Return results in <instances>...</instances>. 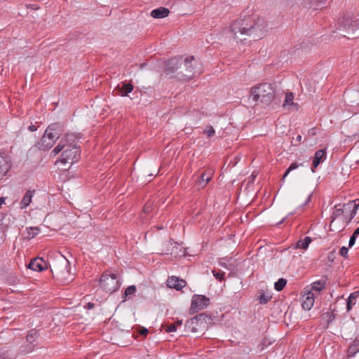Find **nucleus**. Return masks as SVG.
<instances>
[{"instance_id": "nucleus-1", "label": "nucleus", "mask_w": 359, "mask_h": 359, "mask_svg": "<svg viewBox=\"0 0 359 359\" xmlns=\"http://www.w3.org/2000/svg\"><path fill=\"white\" fill-rule=\"evenodd\" d=\"M267 31V22L259 15L253 13L241 16L231 25L229 43H252L263 39Z\"/></svg>"}, {"instance_id": "nucleus-2", "label": "nucleus", "mask_w": 359, "mask_h": 359, "mask_svg": "<svg viewBox=\"0 0 359 359\" xmlns=\"http://www.w3.org/2000/svg\"><path fill=\"white\" fill-rule=\"evenodd\" d=\"M339 30L341 32L338 40L337 35L332 36L333 43H345L348 40H353L357 37L353 36L354 32L359 29V19L351 15H344L339 22Z\"/></svg>"}, {"instance_id": "nucleus-3", "label": "nucleus", "mask_w": 359, "mask_h": 359, "mask_svg": "<svg viewBox=\"0 0 359 359\" xmlns=\"http://www.w3.org/2000/svg\"><path fill=\"white\" fill-rule=\"evenodd\" d=\"M181 65L179 70L178 77L184 81H189L201 74L198 68V61L194 55H181Z\"/></svg>"}, {"instance_id": "nucleus-4", "label": "nucleus", "mask_w": 359, "mask_h": 359, "mask_svg": "<svg viewBox=\"0 0 359 359\" xmlns=\"http://www.w3.org/2000/svg\"><path fill=\"white\" fill-rule=\"evenodd\" d=\"M253 101L269 105L275 97V90L271 83H262L254 86L250 90Z\"/></svg>"}, {"instance_id": "nucleus-5", "label": "nucleus", "mask_w": 359, "mask_h": 359, "mask_svg": "<svg viewBox=\"0 0 359 359\" xmlns=\"http://www.w3.org/2000/svg\"><path fill=\"white\" fill-rule=\"evenodd\" d=\"M100 282L102 288L110 294L117 291L121 285L116 274L107 272L101 276Z\"/></svg>"}, {"instance_id": "nucleus-6", "label": "nucleus", "mask_w": 359, "mask_h": 359, "mask_svg": "<svg viewBox=\"0 0 359 359\" xmlns=\"http://www.w3.org/2000/svg\"><path fill=\"white\" fill-rule=\"evenodd\" d=\"M210 303V299L205 295L194 294L191 299V306L189 312L191 314L198 312L208 307Z\"/></svg>"}, {"instance_id": "nucleus-7", "label": "nucleus", "mask_w": 359, "mask_h": 359, "mask_svg": "<svg viewBox=\"0 0 359 359\" xmlns=\"http://www.w3.org/2000/svg\"><path fill=\"white\" fill-rule=\"evenodd\" d=\"M80 156V150L76 147H68L61 154L60 161L62 163L73 164L78 161Z\"/></svg>"}, {"instance_id": "nucleus-8", "label": "nucleus", "mask_w": 359, "mask_h": 359, "mask_svg": "<svg viewBox=\"0 0 359 359\" xmlns=\"http://www.w3.org/2000/svg\"><path fill=\"white\" fill-rule=\"evenodd\" d=\"M181 62H182V61H181V55L171 57L165 62V72L167 74L176 73L178 76Z\"/></svg>"}, {"instance_id": "nucleus-9", "label": "nucleus", "mask_w": 359, "mask_h": 359, "mask_svg": "<svg viewBox=\"0 0 359 359\" xmlns=\"http://www.w3.org/2000/svg\"><path fill=\"white\" fill-rule=\"evenodd\" d=\"M43 135L46 137H48L50 140H53V143L55 144L56 140L59 139L61 135L60 125L57 123L50 124L45 130Z\"/></svg>"}, {"instance_id": "nucleus-10", "label": "nucleus", "mask_w": 359, "mask_h": 359, "mask_svg": "<svg viewBox=\"0 0 359 359\" xmlns=\"http://www.w3.org/2000/svg\"><path fill=\"white\" fill-rule=\"evenodd\" d=\"M184 327L186 332L191 333H202L205 330L198 322H197V320L194 318L187 321Z\"/></svg>"}, {"instance_id": "nucleus-11", "label": "nucleus", "mask_w": 359, "mask_h": 359, "mask_svg": "<svg viewBox=\"0 0 359 359\" xmlns=\"http://www.w3.org/2000/svg\"><path fill=\"white\" fill-rule=\"evenodd\" d=\"M47 267V262L41 257H36L32 259L28 268L36 271H42Z\"/></svg>"}, {"instance_id": "nucleus-12", "label": "nucleus", "mask_w": 359, "mask_h": 359, "mask_svg": "<svg viewBox=\"0 0 359 359\" xmlns=\"http://www.w3.org/2000/svg\"><path fill=\"white\" fill-rule=\"evenodd\" d=\"M167 285L170 288L181 290L187 285L186 280L176 276H171L168 278Z\"/></svg>"}, {"instance_id": "nucleus-13", "label": "nucleus", "mask_w": 359, "mask_h": 359, "mask_svg": "<svg viewBox=\"0 0 359 359\" xmlns=\"http://www.w3.org/2000/svg\"><path fill=\"white\" fill-rule=\"evenodd\" d=\"M326 159V149H319L316 151L315 156L313 160L311 171L315 172V169L319 165V164L323 162Z\"/></svg>"}, {"instance_id": "nucleus-14", "label": "nucleus", "mask_w": 359, "mask_h": 359, "mask_svg": "<svg viewBox=\"0 0 359 359\" xmlns=\"http://www.w3.org/2000/svg\"><path fill=\"white\" fill-rule=\"evenodd\" d=\"M62 266L65 267L64 270H60L58 266H55L54 270L55 271V276L57 278H65L68 280V278L65 276L66 274L69 275L70 271L69 269H68L69 266V262L67 259L62 260Z\"/></svg>"}, {"instance_id": "nucleus-15", "label": "nucleus", "mask_w": 359, "mask_h": 359, "mask_svg": "<svg viewBox=\"0 0 359 359\" xmlns=\"http://www.w3.org/2000/svg\"><path fill=\"white\" fill-rule=\"evenodd\" d=\"M194 319L197 320V322L203 327V329H207L209 324L212 323V318L210 316L207 315L205 313H201L196 316L193 317Z\"/></svg>"}, {"instance_id": "nucleus-16", "label": "nucleus", "mask_w": 359, "mask_h": 359, "mask_svg": "<svg viewBox=\"0 0 359 359\" xmlns=\"http://www.w3.org/2000/svg\"><path fill=\"white\" fill-rule=\"evenodd\" d=\"M358 206H359L358 200L349 201L348 203L344 204L343 205V207L345 208V210H347V209L351 210L350 217H349L347 223H349L353 219V218L355 216Z\"/></svg>"}, {"instance_id": "nucleus-17", "label": "nucleus", "mask_w": 359, "mask_h": 359, "mask_svg": "<svg viewBox=\"0 0 359 359\" xmlns=\"http://www.w3.org/2000/svg\"><path fill=\"white\" fill-rule=\"evenodd\" d=\"M170 13L168 8L165 7H159L158 8L154 9L151 13V16L154 18H163L167 17Z\"/></svg>"}, {"instance_id": "nucleus-18", "label": "nucleus", "mask_w": 359, "mask_h": 359, "mask_svg": "<svg viewBox=\"0 0 359 359\" xmlns=\"http://www.w3.org/2000/svg\"><path fill=\"white\" fill-rule=\"evenodd\" d=\"M53 140H50L48 137L42 136L41 140L38 142V147L41 150H48L53 146Z\"/></svg>"}, {"instance_id": "nucleus-19", "label": "nucleus", "mask_w": 359, "mask_h": 359, "mask_svg": "<svg viewBox=\"0 0 359 359\" xmlns=\"http://www.w3.org/2000/svg\"><path fill=\"white\" fill-rule=\"evenodd\" d=\"M34 191H35L29 190L25 194L22 199L20 202V208L21 209H25L29 206V205L32 202V198L34 196Z\"/></svg>"}, {"instance_id": "nucleus-20", "label": "nucleus", "mask_w": 359, "mask_h": 359, "mask_svg": "<svg viewBox=\"0 0 359 359\" xmlns=\"http://www.w3.org/2000/svg\"><path fill=\"white\" fill-rule=\"evenodd\" d=\"M10 168V163L2 156H0V177L5 176Z\"/></svg>"}, {"instance_id": "nucleus-21", "label": "nucleus", "mask_w": 359, "mask_h": 359, "mask_svg": "<svg viewBox=\"0 0 359 359\" xmlns=\"http://www.w3.org/2000/svg\"><path fill=\"white\" fill-rule=\"evenodd\" d=\"M60 140L68 147H75L76 136L74 134H65Z\"/></svg>"}, {"instance_id": "nucleus-22", "label": "nucleus", "mask_w": 359, "mask_h": 359, "mask_svg": "<svg viewBox=\"0 0 359 359\" xmlns=\"http://www.w3.org/2000/svg\"><path fill=\"white\" fill-rule=\"evenodd\" d=\"M358 297H359L358 291H355V292L351 293V294L349 295V297H348V299L346 300V309L348 311H349L352 309V306L355 304L356 299Z\"/></svg>"}, {"instance_id": "nucleus-23", "label": "nucleus", "mask_w": 359, "mask_h": 359, "mask_svg": "<svg viewBox=\"0 0 359 359\" xmlns=\"http://www.w3.org/2000/svg\"><path fill=\"white\" fill-rule=\"evenodd\" d=\"M133 90V84L130 83H127L124 81L122 83L121 87L120 88V94L121 96L125 97L128 96V94L131 93Z\"/></svg>"}, {"instance_id": "nucleus-24", "label": "nucleus", "mask_w": 359, "mask_h": 359, "mask_svg": "<svg viewBox=\"0 0 359 359\" xmlns=\"http://www.w3.org/2000/svg\"><path fill=\"white\" fill-rule=\"evenodd\" d=\"M311 241L312 239L311 237L306 236L304 239L297 241L295 245V248L306 250Z\"/></svg>"}, {"instance_id": "nucleus-25", "label": "nucleus", "mask_w": 359, "mask_h": 359, "mask_svg": "<svg viewBox=\"0 0 359 359\" xmlns=\"http://www.w3.org/2000/svg\"><path fill=\"white\" fill-rule=\"evenodd\" d=\"M137 291L135 285H130L122 295L123 302H126L127 299H130V296L134 294Z\"/></svg>"}, {"instance_id": "nucleus-26", "label": "nucleus", "mask_w": 359, "mask_h": 359, "mask_svg": "<svg viewBox=\"0 0 359 359\" xmlns=\"http://www.w3.org/2000/svg\"><path fill=\"white\" fill-rule=\"evenodd\" d=\"M309 295H310V293L308 294L306 299L305 300H304L302 302V306L304 310H308V311L310 310L313 305L314 299L313 297V295L311 297Z\"/></svg>"}, {"instance_id": "nucleus-27", "label": "nucleus", "mask_w": 359, "mask_h": 359, "mask_svg": "<svg viewBox=\"0 0 359 359\" xmlns=\"http://www.w3.org/2000/svg\"><path fill=\"white\" fill-rule=\"evenodd\" d=\"M344 212V210L342 208H341V205L338 204L334 206V210L332 214L331 218L332 221L331 223L333 222L334 219L341 216Z\"/></svg>"}, {"instance_id": "nucleus-28", "label": "nucleus", "mask_w": 359, "mask_h": 359, "mask_svg": "<svg viewBox=\"0 0 359 359\" xmlns=\"http://www.w3.org/2000/svg\"><path fill=\"white\" fill-rule=\"evenodd\" d=\"M323 319L326 320V326L327 328L330 324L335 319V314L333 312H326L322 316Z\"/></svg>"}, {"instance_id": "nucleus-29", "label": "nucleus", "mask_w": 359, "mask_h": 359, "mask_svg": "<svg viewBox=\"0 0 359 359\" xmlns=\"http://www.w3.org/2000/svg\"><path fill=\"white\" fill-rule=\"evenodd\" d=\"M294 94L291 92L286 93L285 101L283 103V107H290L294 104L293 100H294Z\"/></svg>"}, {"instance_id": "nucleus-30", "label": "nucleus", "mask_w": 359, "mask_h": 359, "mask_svg": "<svg viewBox=\"0 0 359 359\" xmlns=\"http://www.w3.org/2000/svg\"><path fill=\"white\" fill-rule=\"evenodd\" d=\"M325 283L323 280L315 281L311 284V289L313 290L320 292L325 287Z\"/></svg>"}, {"instance_id": "nucleus-31", "label": "nucleus", "mask_w": 359, "mask_h": 359, "mask_svg": "<svg viewBox=\"0 0 359 359\" xmlns=\"http://www.w3.org/2000/svg\"><path fill=\"white\" fill-rule=\"evenodd\" d=\"M300 166H304V163H292L290 167L287 169V170L285 171V172L284 173L283 175V179L282 180H284L285 178L287 176V175L292 171V170H294L297 168H298Z\"/></svg>"}, {"instance_id": "nucleus-32", "label": "nucleus", "mask_w": 359, "mask_h": 359, "mask_svg": "<svg viewBox=\"0 0 359 359\" xmlns=\"http://www.w3.org/2000/svg\"><path fill=\"white\" fill-rule=\"evenodd\" d=\"M287 280L284 278H279L278 281H276L274 284V288L276 290L280 292L281 291L285 286L286 285Z\"/></svg>"}, {"instance_id": "nucleus-33", "label": "nucleus", "mask_w": 359, "mask_h": 359, "mask_svg": "<svg viewBox=\"0 0 359 359\" xmlns=\"http://www.w3.org/2000/svg\"><path fill=\"white\" fill-rule=\"evenodd\" d=\"M37 337V332L34 330H32L27 335V341L29 344H33Z\"/></svg>"}, {"instance_id": "nucleus-34", "label": "nucleus", "mask_w": 359, "mask_h": 359, "mask_svg": "<svg viewBox=\"0 0 359 359\" xmlns=\"http://www.w3.org/2000/svg\"><path fill=\"white\" fill-rule=\"evenodd\" d=\"M67 146L61 140H60L57 145L53 149L52 154L55 156L62 151Z\"/></svg>"}, {"instance_id": "nucleus-35", "label": "nucleus", "mask_w": 359, "mask_h": 359, "mask_svg": "<svg viewBox=\"0 0 359 359\" xmlns=\"http://www.w3.org/2000/svg\"><path fill=\"white\" fill-rule=\"evenodd\" d=\"M210 180V177L207 175L205 172H203L201 175V180L198 182L199 186H201V187H204Z\"/></svg>"}, {"instance_id": "nucleus-36", "label": "nucleus", "mask_w": 359, "mask_h": 359, "mask_svg": "<svg viewBox=\"0 0 359 359\" xmlns=\"http://www.w3.org/2000/svg\"><path fill=\"white\" fill-rule=\"evenodd\" d=\"M203 134H205L208 137H212L215 134V130L211 126H208L203 130Z\"/></svg>"}, {"instance_id": "nucleus-37", "label": "nucleus", "mask_w": 359, "mask_h": 359, "mask_svg": "<svg viewBox=\"0 0 359 359\" xmlns=\"http://www.w3.org/2000/svg\"><path fill=\"white\" fill-rule=\"evenodd\" d=\"M271 298V296L267 295V294H266L264 293L261 294L258 297V299L259 301V303L262 304H266V303H268L270 301Z\"/></svg>"}, {"instance_id": "nucleus-38", "label": "nucleus", "mask_w": 359, "mask_h": 359, "mask_svg": "<svg viewBox=\"0 0 359 359\" xmlns=\"http://www.w3.org/2000/svg\"><path fill=\"white\" fill-rule=\"evenodd\" d=\"M359 351V347L351 344L348 349V355L354 356Z\"/></svg>"}, {"instance_id": "nucleus-39", "label": "nucleus", "mask_w": 359, "mask_h": 359, "mask_svg": "<svg viewBox=\"0 0 359 359\" xmlns=\"http://www.w3.org/2000/svg\"><path fill=\"white\" fill-rule=\"evenodd\" d=\"M231 259H222V261L220 262L221 266L223 267H225L227 269L231 270L233 268V265L230 263Z\"/></svg>"}, {"instance_id": "nucleus-40", "label": "nucleus", "mask_w": 359, "mask_h": 359, "mask_svg": "<svg viewBox=\"0 0 359 359\" xmlns=\"http://www.w3.org/2000/svg\"><path fill=\"white\" fill-rule=\"evenodd\" d=\"M40 230L38 227H31L28 231V237L34 238L39 234Z\"/></svg>"}, {"instance_id": "nucleus-41", "label": "nucleus", "mask_w": 359, "mask_h": 359, "mask_svg": "<svg viewBox=\"0 0 359 359\" xmlns=\"http://www.w3.org/2000/svg\"><path fill=\"white\" fill-rule=\"evenodd\" d=\"M213 276L215 277L216 279L219 280H222L224 275V272L222 271H216L215 270L212 271Z\"/></svg>"}, {"instance_id": "nucleus-42", "label": "nucleus", "mask_w": 359, "mask_h": 359, "mask_svg": "<svg viewBox=\"0 0 359 359\" xmlns=\"http://www.w3.org/2000/svg\"><path fill=\"white\" fill-rule=\"evenodd\" d=\"M348 248L346 246H343L341 248L340 250H339V255L344 257V258H346L348 257Z\"/></svg>"}, {"instance_id": "nucleus-43", "label": "nucleus", "mask_w": 359, "mask_h": 359, "mask_svg": "<svg viewBox=\"0 0 359 359\" xmlns=\"http://www.w3.org/2000/svg\"><path fill=\"white\" fill-rule=\"evenodd\" d=\"M0 222H1V219H0ZM4 237H5L4 227L3 224H2V223L0 222V243L4 242Z\"/></svg>"}, {"instance_id": "nucleus-44", "label": "nucleus", "mask_w": 359, "mask_h": 359, "mask_svg": "<svg viewBox=\"0 0 359 359\" xmlns=\"http://www.w3.org/2000/svg\"><path fill=\"white\" fill-rule=\"evenodd\" d=\"M357 237H358V236L355 235L354 233L351 236L349 241H348V247L349 248H351L355 244Z\"/></svg>"}, {"instance_id": "nucleus-45", "label": "nucleus", "mask_w": 359, "mask_h": 359, "mask_svg": "<svg viewBox=\"0 0 359 359\" xmlns=\"http://www.w3.org/2000/svg\"><path fill=\"white\" fill-rule=\"evenodd\" d=\"M176 330H177L176 325L174 323L168 325L165 330V331L167 332H175Z\"/></svg>"}, {"instance_id": "nucleus-46", "label": "nucleus", "mask_w": 359, "mask_h": 359, "mask_svg": "<svg viewBox=\"0 0 359 359\" xmlns=\"http://www.w3.org/2000/svg\"><path fill=\"white\" fill-rule=\"evenodd\" d=\"M295 142L294 143L293 141H292V144L294 145V146H297L298 144H299L302 141V135H298L296 137V139L294 140Z\"/></svg>"}, {"instance_id": "nucleus-47", "label": "nucleus", "mask_w": 359, "mask_h": 359, "mask_svg": "<svg viewBox=\"0 0 359 359\" xmlns=\"http://www.w3.org/2000/svg\"><path fill=\"white\" fill-rule=\"evenodd\" d=\"M148 332H149L148 330L145 327H142L140 330V334L141 335L145 336L148 334Z\"/></svg>"}, {"instance_id": "nucleus-48", "label": "nucleus", "mask_w": 359, "mask_h": 359, "mask_svg": "<svg viewBox=\"0 0 359 359\" xmlns=\"http://www.w3.org/2000/svg\"><path fill=\"white\" fill-rule=\"evenodd\" d=\"M95 307V304L92 302H88L86 306H85V309L90 310Z\"/></svg>"}, {"instance_id": "nucleus-49", "label": "nucleus", "mask_w": 359, "mask_h": 359, "mask_svg": "<svg viewBox=\"0 0 359 359\" xmlns=\"http://www.w3.org/2000/svg\"><path fill=\"white\" fill-rule=\"evenodd\" d=\"M36 127L33 125V124H31L29 127H28V130L31 132H34V131H36Z\"/></svg>"}, {"instance_id": "nucleus-50", "label": "nucleus", "mask_w": 359, "mask_h": 359, "mask_svg": "<svg viewBox=\"0 0 359 359\" xmlns=\"http://www.w3.org/2000/svg\"><path fill=\"white\" fill-rule=\"evenodd\" d=\"M150 205H145L144 207V211L145 212H149L150 211Z\"/></svg>"}, {"instance_id": "nucleus-51", "label": "nucleus", "mask_w": 359, "mask_h": 359, "mask_svg": "<svg viewBox=\"0 0 359 359\" xmlns=\"http://www.w3.org/2000/svg\"><path fill=\"white\" fill-rule=\"evenodd\" d=\"M353 345H355V346L359 347V338H355L353 343Z\"/></svg>"}, {"instance_id": "nucleus-52", "label": "nucleus", "mask_w": 359, "mask_h": 359, "mask_svg": "<svg viewBox=\"0 0 359 359\" xmlns=\"http://www.w3.org/2000/svg\"><path fill=\"white\" fill-rule=\"evenodd\" d=\"M286 219V217H283L280 222H278V223L276 224V226H279L282 224L284 223V222L285 221Z\"/></svg>"}, {"instance_id": "nucleus-53", "label": "nucleus", "mask_w": 359, "mask_h": 359, "mask_svg": "<svg viewBox=\"0 0 359 359\" xmlns=\"http://www.w3.org/2000/svg\"><path fill=\"white\" fill-rule=\"evenodd\" d=\"M6 198L5 197H0V206L3 205L5 203Z\"/></svg>"}, {"instance_id": "nucleus-54", "label": "nucleus", "mask_w": 359, "mask_h": 359, "mask_svg": "<svg viewBox=\"0 0 359 359\" xmlns=\"http://www.w3.org/2000/svg\"><path fill=\"white\" fill-rule=\"evenodd\" d=\"M309 133H310L311 135H316L315 128H311V130H309Z\"/></svg>"}, {"instance_id": "nucleus-55", "label": "nucleus", "mask_w": 359, "mask_h": 359, "mask_svg": "<svg viewBox=\"0 0 359 359\" xmlns=\"http://www.w3.org/2000/svg\"><path fill=\"white\" fill-rule=\"evenodd\" d=\"M174 324H175V325H176V327H177V326L182 325V320H177V321H176Z\"/></svg>"}, {"instance_id": "nucleus-56", "label": "nucleus", "mask_w": 359, "mask_h": 359, "mask_svg": "<svg viewBox=\"0 0 359 359\" xmlns=\"http://www.w3.org/2000/svg\"><path fill=\"white\" fill-rule=\"evenodd\" d=\"M355 235L359 236V226L353 232Z\"/></svg>"}, {"instance_id": "nucleus-57", "label": "nucleus", "mask_w": 359, "mask_h": 359, "mask_svg": "<svg viewBox=\"0 0 359 359\" xmlns=\"http://www.w3.org/2000/svg\"><path fill=\"white\" fill-rule=\"evenodd\" d=\"M311 194H310V195L308 196L307 200H306V203H305V205H306V204H307V203L311 200Z\"/></svg>"}, {"instance_id": "nucleus-58", "label": "nucleus", "mask_w": 359, "mask_h": 359, "mask_svg": "<svg viewBox=\"0 0 359 359\" xmlns=\"http://www.w3.org/2000/svg\"><path fill=\"white\" fill-rule=\"evenodd\" d=\"M170 245H172V244H173V243H174L173 240H172V239H170Z\"/></svg>"}, {"instance_id": "nucleus-59", "label": "nucleus", "mask_w": 359, "mask_h": 359, "mask_svg": "<svg viewBox=\"0 0 359 359\" xmlns=\"http://www.w3.org/2000/svg\"><path fill=\"white\" fill-rule=\"evenodd\" d=\"M251 177H252V180H254V179L255 178V175H254L252 174V175H251Z\"/></svg>"}, {"instance_id": "nucleus-60", "label": "nucleus", "mask_w": 359, "mask_h": 359, "mask_svg": "<svg viewBox=\"0 0 359 359\" xmlns=\"http://www.w3.org/2000/svg\"><path fill=\"white\" fill-rule=\"evenodd\" d=\"M0 359H6L5 357L0 355Z\"/></svg>"}]
</instances>
